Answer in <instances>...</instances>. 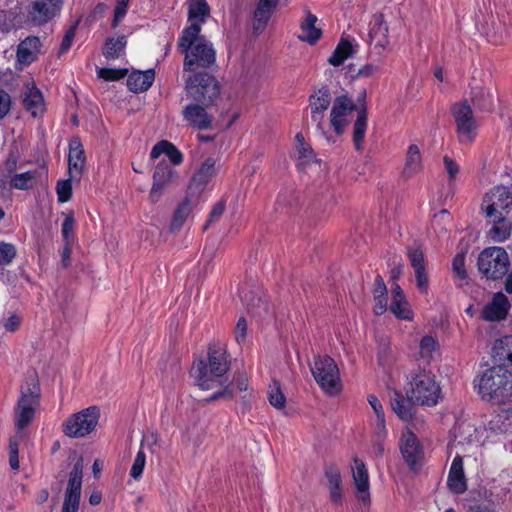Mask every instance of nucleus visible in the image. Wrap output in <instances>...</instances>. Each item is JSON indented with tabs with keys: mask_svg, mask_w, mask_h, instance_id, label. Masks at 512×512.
Here are the masks:
<instances>
[{
	"mask_svg": "<svg viewBox=\"0 0 512 512\" xmlns=\"http://www.w3.org/2000/svg\"><path fill=\"white\" fill-rule=\"evenodd\" d=\"M512 354H493L490 367L473 381L474 389L484 402L502 408L498 418L512 419Z\"/></svg>",
	"mask_w": 512,
	"mask_h": 512,
	"instance_id": "obj_1",
	"label": "nucleus"
},
{
	"mask_svg": "<svg viewBox=\"0 0 512 512\" xmlns=\"http://www.w3.org/2000/svg\"><path fill=\"white\" fill-rule=\"evenodd\" d=\"M230 368L227 354H200L191 368V375L202 390L217 388L207 401L217 400L221 397H232L229 385H224L223 376Z\"/></svg>",
	"mask_w": 512,
	"mask_h": 512,
	"instance_id": "obj_2",
	"label": "nucleus"
},
{
	"mask_svg": "<svg viewBox=\"0 0 512 512\" xmlns=\"http://www.w3.org/2000/svg\"><path fill=\"white\" fill-rule=\"evenodd\" d=\"M199 23H191L185 27L178 39V49L184 54V72H195L197 69L211 68L216 62V51L213 44L201 35Z\"/></svg>",
	"mask_w": 512,
	"mask_h": 512,
	"instance_id": "obj_3",
	"label": "nucleus"
},
{
	"mask_svg": "<svg viewBox=\"0 0 512 512\" xmlns=\"http://www.w3.org/2000/svg\"><path fill=\"white\" fill-rule=\"evenodd\" d=\"M409 386L406 396L419 406L434 407L443 398L436 376L425 368L418 367L410 373Z\"/></svg>",
	"mask_w": 512,
	"mask_h": 512,
	"instance_id": "obj_4",
	"label": "nucleus"
},
{
	"mask_svg": "<svg viewBox=\"0 0 512 512\" xmlns=\"http://www.w3.org/2000/svg\"><path fill=\"white\" fill-rule=\"evenodd\" d=\"M185 91L193 101L213 106L221 94L219 81L206 72H195L185 80Z\"/></svg>",
	"mask_w": 512,
	"mask_h": 512,
	"instance_id": "obj_5",
	"label": "nucleus"
},
{
	"mask_svg": "<svg viewBox=\"0 0 512 512\" xmlns=\"http://www.w3.org/2000/svg\"><path fill=\"white\" fill-rule=\"evenodd\" d=\"M311 372L319 386L328 394L340 391L339 369L329 354H317L311 363Z\"/></svg>",
	"mask_w": 512,
	"mask_h": 512,
	"instance_id": "obj_6",
	"label": "nucleus"
},
{
	"mask_svg": "<svg viewBox=\"0 0 512 512\" xmlns=\"http://www.w3.org/2000/svg\"><path fill=\"white\" fill-rule=\"evenodd\" d=\"M477 266L480 273L487 279H501L510 267L508 253L503 247L485 248L478 256Z\"/></svg>",
	"mask_w": 512,
	"mask_h": 512,
	"instance_id": "obj_7",
	"label": "nucleus"
},
{
	"mask_svg": "<svg viewBox=\"0 0 512 512\" xmlns=\"http://www.w3.org/2000/svg\"><path fill=\"white\" fill-rule=\"evenodd\" d=\"M40 387L36 377L21 388V397L16 408V427L19 430L27 427L33 420L35 410L39 405Z\"/></svg>",
	"mask_w": 512,
	"mask_h": 512,
	"instance_id": "obj_8",
	"label": "nucleus"
},
{
	"mask_svg": "<svg viewBox=\"0 0 512 512\" xmlns=\"http://www.w3.org/2000/svg\"><path fill=\"white\" fill-rule=\"evenodd\" d=\"M100 410L90 406L72 414L63 423V433L70 438H82L90 434L97 426Z\"/></svg>",
	"mask_w": 512,
	"mask_h": 512,
	"instance_id": "obj_9",
	"label": "nucleus"
},
{
	"mask_svg": "<svg viewBox=\"0 0 512 512\" xmlns=\"http://www.w3.org/2000/svg\"><path fill=\"white\" fill-rule=\"evenodd\" d=\"M64 0H30L26 6L25 22L28 26L41 27L61 12Z\"/></svg>",
	"mask_w": 512,
	"mask_h": 512,
	"instance_id": "obj_10",
	"label": "nucleus"
},
{
	"mask_svg": "<svg viewBox=\"0 0 512 512\" xmlns=\"http://www.w3.org/2000/svg\"><path fill=\"white\" fill-rule=\"evenodd\" d=\"M512 207V185L495 186L487 192L481 204V210L486 218H492L496 214L509 215Z\"/></svg>",
	"mask_w": 512,
	"mask_h": 512,
	"instance_id": "obj_11",
	"label": "nucleus"
},
{
	"mask_svg": "<svg viewBox=\"0 0 512 512\" xmlns=\"http://www.w3.org/2000/svg\"><path fill=\"white\" fill-rule=\"evenodd\" d=\"M451 111L458 140L461 143H471L476 136L477 125L470 105L467 102L455 103Z\"/></svg>",
	"mask_w": 512,
	"mask_h": 512,
	"instance_id": "obj_12",
	"label": "nucleus"
},
{
	"mask_svg": "<svg viewBox=\"0 0 512 512\" xmlns=\"http://www.w3.org/2000/svg\"><path fill=\"white\" fill-rule=\"evenodd\" d=\"M84 460L80 457L69 474L62 512H78L80 505Z\"/></svg>",
	"mask_w": 512,
	"mask_h": 512,
	"instance_id": "obj_13",
	"label": "nucleus"
},
{
	"mask_svg": "<svg viewBox=\"0 0 512 512\" xmlns=\"http://www.w3.org/2000/svg\"><path fill=\"white\" fill-rule=\"evenodd\" d=\"M207 107L195 101L185 105L181 111L183 121L187 126L196 130L210 129L214 117L207 112Z\"/></svg>",
	"mask_w": 512,
	"mask_h": 512,
	"instance_id": "obj_14",
	"label": "nucleus"
},
{
	"mask_svg": "<svg viewBox=\"0 0 512 512\" xmlns=\"http://www.w3.org/2000/svg\"><path fill=\"white\" fill-rule=\"evenodd\" d=\"M355 109V103L347 95H341L334 99L330 112V126L336 135L343 134L347 125L346 117Z\"/></svg>",
	"mask_w": 512,
	"mask_h": 512,
	"instance_id": "obj_15",
	"label": "nucleus"
},
{
	"mask_svg": "<svg viewBox=\"0 0 512 512\" xmlns=\"http://www.w3.org/2000/svg\"><path fill=\"white\" fill-rule=\"evenodd\" d=\"M511 303L502 292L493 294L492 299L481 310V318L487 322H500L507 318Z\"/></svg>",
	"mask_w": 512,
	"mask_h": 512,
	"instance_id": "obj_16",
	"label": "nucleus"
},
{
	"mask_svg": "<svg viewBox=\"0 0 512 512\" xmlns=\"http://www.w3.org/2000/svg\"><path fill=\"white\" fill-rule=\"evenodd\" d=\"M175 175V170L166 161L163 160L157 164L153 174V184L149 193L151 203L155 204L160 200L165 188L171 183Z\"/></svg>",
	"mask_w": 512,
	"mask_h": 512,
	"instance_id": "obj_17",
	"label": "nucleus"
},
{
	"mask_svg": "<svg viewBox=\"0 0 512 512\" xmlns=\"http://www.w3.org/2000/svg\"><path fill=\"white\" fill-rule=\"evenodd\" d=\"M352 476L357 490L358 500L362 501L364 504L370 503V484L368 471L364 462L359 458L354 459Z\"/></svg>",
	"mask_w": 512,
	"mask_h": 512,
	"instance_id": "obj_18",
	"label": "nucleus"
},
{
	"mask_svg": "<svg viewBox=\"0 0 512 512\" xmlns=\"http://www.w3.org/2000/svg\"><path fill=\"white\" fill-rule=\"evenodd\" d=\"M324 475L327 479L330 501L335 505H340L343 497V483L340 469L334 463H327L324 466Z\"/></svg>",
	"mask_w": 512,
	"mask_h": 512,
	"instance_id": "obj_19",
	"label": "nucleus"
},
{
	"mask_svg": "<svg viewBox=\"0 0 512 512\" xmlns=\"http://www.w3.org/2000/svg\"><path fill=\"white\" fill-rule=\"evenodd\" d=\"M86 157L79 137L69 142L68 172L71 178H80L85 166Z\"/></svg>",
	"mask_w": 512,
	"mask_h": 512,
	"instance_id": "obj_20",
	"label": "nucleus"
},
{
	"mask_svg": "<svg viewBox=\"0 0 512 512\" xmlns=\"http://www.w3.org/2000/svg\"><path fill=\"white\" fill-rule=\"evenodd\" d=\"M388 33L389 26L384 19V15L382 13L374 14L370 21L369 37L375 43V48L383 51L389 46Z\"/></svg>",
	"mask_w": 512,
	"mask_h": 512,
	"instance_id": "obj_21",
	"label": "nucleus"
},
{
	"mask_svg": "<svg viewBox=\"0 0 512 512\" xmlns=\"http://www.w3.org/2000/svg\"><path fill=\"white\" fill-rule=\"evenodd\" d=\"M491 224L487 237L496 243L508 240L512 234V223L508 215L496 214L488 218Z\"/></svg>",
	"mask_w": 512,
	"mask_h": 512,
	"instance_id": "obj_22",
	"label": "nucleus"
},
{
	"mask_svg": "<svg viewBox=\"0 0 512 512\" xmlns=\"http://www.w3.org/2000/svg\"><path fill=\"white\" fill-rule=\"evenodd\" d=\"M447 486L454 494H463L467 490V481L464 474L463 458L457 454L450 466Z\"/></svg>",
	"mask_w": 512,
	"mask_h": 512,
	"instance_id": "obj_23",
	"label": "nucleus"
},
{
	"mask_svg": "<svg viewBox=\"0 0 512 512\" xmlns=\"http://www.w3.org/2000/svg\"><path fill=\"white\" fill-rule=\"evenodd\" d=\"M400 449L405 462L410 467H414L419 462L422 449L413 432L408 431L402 435Z\"/></svg>",
	"mask_w": 512,
	"mask_h": 512,
	"instance_id": "obj_24",
	"label": "nucleus"
},
{
	"mask_svg": "<svg viewBox=\"0 0 512 512\" xmlns=\"http://www.w3.org/2000/svg\"><path fill=\"white\" fill-rule=\"evenodd\" d=\"M41 41L37 36H29L22 40L17 48V60L20 64L29 65L34 62L40 52Z\"/></svg>",
	"mask_w": 512,
	"mask_h": 512,
	"instance_id": "obj_25",
	"label": "nucleus"
},
{
	"mask_svg": "<svg viewBox=\"0 0 512 512\" xmlns=\"http://www.w3.org/2000/svg\"><path fill=\"white\" fill-rule=\"evenodd\" d=\"M155 80L154 69L134 71L127 78V87L134 93L147 91Z\"/></svg>",
	"mask_w": 512,
	"mask_h": 512,
	"instance_id": "obj_26",
	"label": "nucleus"
},
{
	"mask_svg": "<svg viewBox=\"0 0 512 512\" xmlns=\"http://www.w3.org/2000/svg\"><path fill=\"white\" fill-rule=\"evenodd\" d=\"M23 104L25 109L29 111L33 117L40 116L44 113V99L41 91L34 85V83H32L31 86H27L23 95Z\"/></svg>",
	"mask_w": 512,
	"mask_h": 512,
	"instance_id": "obj_27",
	"label": "nucleus"
},
{
	"mask_svg": "<svg viewBox=\"0 0 512 512\" xmlns=\"http://www.w3.org/2000/svg\"><path fill=\"white\" fill-rule=\"evenodd\" d=\"M279 0H259L253 16V29L262 31L268 23Z\"/></svg>",
	"mask_w": 512,
	"mask_h": 512,
	"instance_id": "obj_28",
	"label": "nucleus"
},
{
	"mask_svg": "<svg viewBox=\"0 0 512 512\" xmlns=\"http://www.w3.org/2000/svg\"><path fill=\"white\" fill-rule=\"evenodd\" d=\"M422 167V155L419 146L416 144L409 145L402 171L403 177L406 179L413 177L422 170Z\"/></svg>",
	"mask_w": 512,
	"mask_h": 512,
	"instance_id": "obj_29",
	"label": "nucleus"
},
{
	"mask_svg": "<svg viewBox=\"0 0 512 512\" xmlns=\"http://www.w3.org/2000/svg\"><path fill=\"white\" fill-rule=\"evenodd\" d=\"M162 154H165L173 165H180L183 162V154L181 151L167 140H161L153 146L150 152V158L155 160Z\"/></svg>",
	"mask_w": 512,
	"mask_h": 512,
	"instance_id": "obj_30",
	"label": "nucleus"
},
{
	"mask_svg": "<svg viewBox=\"0 0 512 512\" xmlns=\"http://www.w3.org/2000/svg\"><path fill=\"white\" fill-rule=\"evenodd\" d=\"M317 17L308 12L305 20L301 23V34L299 35V39L302 41H306L309 44H315L321 37L322 31L321 29L316 27Z\"/></svg>",
	"mask_w": 512,
	"mask_h": 512,
	"instance_id": "obj_31",
	"label": "nucleus"
},
{
	"mask_svg": "<svg viewBox=\"0 0 512 512\" xmlns=\"http://www.w3.org/2000/svg\"><path fill=\"white\" fill-rule=\"evenodd\" d=\"M216 173V160L213 157H208L193 175L192 182L196 186L204 187L216 176Z\"/></svg>",
	"mask_w": 512,
	"mask_h": 512,
	"instance_id": "obj_32",
	"label": "nucleus"
},
{
	"mask_svg": "<svg viewBox=\"0 0 512 512\" xmlns=\"http://www.w3.org/2000/svg\"><path fill=\"white\" fill-rule=\"evenodd\" d=\"M332 102V96L330 89L327 86L314 91L309 97V109L310 111L326 113Z\"/></svg>",
	"mask_w": 512,
	"mask_h": 512,
	"instance_id": "obj_33",
	"label": "nucleus"
},
{
	"mask_svg": "<svg viewBox=\"0 0 512 512\" xmlns=\"http://www.w3.org/2000/svg\"><path fill=\"white\" fill-rule=\"evenodd\" d=\"M476 429L467 423H460L453 428L454 440L450 443L451 446H465L476 442L475 435Z\"/></svg>",
	"mask_w": 512,
	"mask_h": 512,
	"instance_id": "obj_34",
	"label": "nucleus"
},
{
	"mask_svg": "<svg viewBox=\"0 0 512 512\" xmlns=\"http://www.w3.org/2000/svg\"><path fill=\"white\" fill-rule=\"evenodd\" d=\"M413 405L408 397L404 398L401 393L395 392V396L391 399V406L397 416L404 420L409 421L413 417Z\"/></svg>",
	"mask_w": 512,
	"mask_h": 512,
	"instance_id": "obj_35",
	"label": "nucleus"
},
{
	"mask_svg": "<svg viewBox=\"0 0 512 512\" xmlns=\"http://www.w3.org/2000/svg\"><path fill=\"white\" fill-rule=\"evenodd\" d=\"M210 15V7L206 0H189L188 20L192 23H205Z\"/></svg>",
	"mask_w": 512,
	"mask_h": 512,
	"instance_id": "obj_36",
	"label": "nucleus"
},
{
	"mask_svg": "<svg viewBox=\"0 0 512 512\" xmlns=\"http://www.w3.org/2000/svg\"><path fill=\"white\" fill-rule=\"evenodd\" d=\"M239 295L243 301V303L247 306L249 310L257 309V315L262 316V312L265 314L268 313V304L265 299L259 293L246 292L243 288L239 291Z\"/></svg>",
	"mask_w": 512,
	"mask_h": 512,
	"instance_id": "obj_37",
	"label": "nucleus"
},
{
	"mask_svg": "<svg viewBox=\"0 0 512 512\" xmlns=\"http://www.w3.org/2000/svg\"><path fill=\"white\" fill-rule=\"evenodd\" d=\"M367 129V110L366 107L363 106L357 115V119L353 125V142L357 150L362 149V143L365 137Z\"/></svg>",
	"mask_w": 512,
	"mask_h": 512,
	"instance_id": "obj_38",
	"label": "nucleus"
},
{
	"mask_svg": "<svg viewBox=\"0 0 512 512\" xmlns=\"http://www.w3.org/2000/svg\"><path fill=\"white\" fill-rule=\"evenodd\" d=\"M127 40L124 35L117 38H108L105 42L103 55L106 59H117L124 54Z\"/></svg>",
	"mask_w": 512,
	"mask_h": 512,
	"instance_id": "obj_39",
	"label": "nucleus"
},
{
	"mask_svg": "<svg viewBox=\"0 0 512 512\" xmlns=\"http://www.w3.org/2000/svg\"><path fill=\"white\" fill-rule=\"evenodd\" d=\"M352 52L353 48L351 42L346 39H341L332 55L329 57L328 62L335 67L340 66L352 55Z\"/></svg>",
	"mask_w": 512,
	"mask_h": 512,
	"instance_id": "obj_40",
	"label": "nucleus"
},
{
	"mask_svg": "<svg viewBox=\"0 0 512 512\" xmlns=\"http://www.w3.org/2000/svg\"><path fill=\"white\" fill-rule=\"evenodd\" d=\"M191 212L190 200L186 197L175 209L170 224L172 232L178 231Z\"/></svg>",
	"mask_w": 512,
	"mask_h": 512,
	"instance_id": "obj_41",
	"label": "nucleus"
},
{
	"mask_svg": "<svg viewBox=\"0 0 512 512\" xmlns=\"http://www.w3.org/2000/svg\"><path fill=\"white\" fill-rule=\"evenodd\" d=\"M390 311L397 319L406 321L413 320V311L406 298L392 299Z\"/></svg>",
	"mask_w": 512,
	"mask_h": 512,
	"instance_id": "obj_42",
	"label": "nucleus"
},
{
	"mask_svg": "<svg viewBox=\"0 0 512 512\" xmlns=\"http://www.w3.org/2000/svg\"><path fill=\"white\" fill-rule=\"evenodd\" d=\"M268 400L269 403L277 409L285 407L286 397L281 390L280 382L276 379H273L272 383L269 385Z\"/></svg>",
	"mask_w": 512,
	"mask_h": 512,
	"instance_id": "obj_43",
	"label": "nucleus"
},
{
	"mask_svg": "<svg viewBox=\"0 0 512 512\" xmlns=\"http://www.w3.org/2000/svg\"><path fill=\"white\" fill-rule=\"evenodd\" d=\"M310 113H311V122H312L313 125L316 126V130L319 133V135L324 137L327 140V142L334 143L335 139H333L328 134L327 127H329L330 124L327 125L326 122H325V114L326 113L316 112V111H310Z\"/></svg>",
	"mask_w": 512,
	"mask_h": 512,
	"instance_id": "obj_44",
	"label": "nucleus"
},
{
	"mask_svg": "<svg viewBox=\"0 0 512 512\" xmlns=\"http://www.w3.org/2000/svg\"><path fill=\"white\" fill-rule=\"evenodd\" d=\"M34 178L35 172L32 171L15 174L10 179V187L19 190H27L31 187Z\"/></svg>",
	"mask_w": 512,
	"mask_h": 512,
	"instance_id": "obj_45",
	"label": "nucleus"
},
{
	"mask_svg": "<svg viewBox=\"0 0 512 512\" xmlns=\"http://www.w3.org/2000/svg\"><path fill=\"white\" fill-rule=\"evenodd\" d=\"M17 249L14 244L4 241L0 242V269L10 265L16 258Z\"/></svg>",
	"mask_w": 512,
	"mask_h": 512,
	"instance_id": "obj_46",
	"label": "nucleus"
},
{
	"mask_svg": "<svg viewBox=\"0 0 512 512\" xmlns=\"http://www.w3.org/2000/svg\"><path fill=\"white\" fill-rule=\"evenodd\" d=\"M225 210H226V199L221 198L212 206L210 213H209L208 220L203 227L204 230H206L210 224L219 221L220 218L222 217V215L224 214Z\"/></svg>",
	"mask_w": 512,
	"mask_h": 512,
	"instance_id": "obj_47",
	"label": "nucleus"
},
{
	"mask_svg": "<svg viewBox=\"0 0 512 512\" xmlns=\"http://www.w3.org/2000/svg\"><path fill=\"white\" fill-rule=\"evenodd\" d=\"M73 178H69L66 180H59L56 185V192L58 196V201L61 203H65L69 201L72 197V184L71 180Z\"/></svg>",
	"mask_w": 512,
	"mask_h": 512,
	"instance_id": "obj_48",
	"label": "nucleus"
},
{
	"mask_svg": "<svg viewBox=\"0 0 512 512\" xmlns=\"http://www.w3.org/2000/svg\"><path fill=\"white\" fill-rule=\"evenodd\" d=\"M452 270L455 274V276L460 280L461 282L465 281L467 278V272L465 269V254L464 253H458L452 261Z\"/></svg>",
	"mask_w": 512,
	"mask_h": 512,
	"instance_id": "obj_49",
	"label": "nucleus"
},
{
	"mask_svg": "<svg viewBox=\"0 0 512 512\" xmlns=\"http://www.w3.org/2000/svg\"><path fill=\"white\" fill-rule=\"evenodd\" d=\"M98 77L106 81L120 80L126 76V69L100 68L97 71Z\"/></svg>",
	"mask_w": 512,
	"mask_h": 512,
	"instance_id": "obj_50",
	"label": "nucleus"
},
{
	"mask_svg": "<svg viewBox=\"0 0 512 512\" xmlns=\"http://www.w3.org/2000/svg\"><path fill=\"white\" fill-rule=\"evenodd\" d=\"M146 464V456L142 449H140L134 459L133 465L130 470V475L134 479H139L143 473Z\"/></svg>",
	"mask_w": 512,
	"mask_h": 512,
	"instance_id": "obj_51",
	"label": "nucleus"
},
{
	"mask_svg": "<svg viewBox=\"0 0 512 512\" xmlns=\"http://www.w3.org/2000/svg\"><path fill=\"white\" fill-rule=\"evenodd\" d=\"M129 0H117L111 26L116 28L127 14Z\"/></svg>",
	"mask_w": 512,
	"mask_h": 512,
	"instance_id": "obj_52",
	"label": "nucleus"
},
{
	"mask_svg": "<svg viewBox=\"0 0 512 512\" xmlns=\"http://www.w3.org/2000/svg\"><path fill=\"white\" fill-rule=\"evenodd\" d=\"M408 257L414 270L425 269L424 254L419 248H410Z\"/></svg>",
	"mask_w": 512,
	"mask_h": 512,
	"instance_id": "obj_53",
	"label": "nucleus"
},
{
	"mask_svg": "<svg viewBox=\"0 0 512 512\" xmlns=\"http://www.w3.org/2000/svg\"><path fill=\"white\" fill-rule=\"evenodd\" d=\"M75 226V219L72 213L66 215L62 223V236L66 242H70L73 238V231Z\"/></svg>",
	"mask_w": 512,
	"mask_h": 512,
	"instance_id": "obj_54",
	"label": "nucleus"
},
{
	"mask_svg": "<svg viewBox=\"0 0 512 512\" xmlns=\"http://www.w3.org/2000/svg\"><path fill=\"white\" fill-rule=\"evenodd\" d=\"M76 27H77V24H74L66 30L65 35H64L61 45H60V50H59L60 54H64L70 49L73 39L75 37Z\"/></svg>",
	"mask_w": 512,
	"mask_h": 512,
	"instance_id": "obj_55",
	"label": "nucleus"
},
{
	"mask_svg": "<svg viewBox=\"0 0 512 512\" xmlns=\"http://www.w3.org/2000/svg\"><path fill=\"white\" fill-rule=\"evenodd\" d=\"M493 352H512V335L497 339L492 348Z\"/></svg>",
	"mask_w": 512,
	"mask_h": 512,
	"instance_id": "obj_56",
	"label": "nucleus"
},
{
	"mask_svg": "<svg viewBox=\"0 0 512 512\" xmlns=\"http://www.w3.org/2000/svg\"><path fill=\"white\" fill-rule=\"evenodd\" d=\"M415 271L416 285L421 293H427L429 287L428 275L425 269H418Z\"/></svg>",
	"mask_w": 512,
	"mask_h": 512,
	"instance_id": "obj_57",
	"label": "nucleus"
},
{
	"mask_svg": "<svg viewBox=\"0 0 512 512\" xmlns=\"http://www.w3.org/2000/svg\"><path fill=\"white\" fill-rule=\"evenodd\" d=\"M443 163L448 174L449 181H454L459 173V165L447 155L444 156Z\"/></svg>",
	"mask_w": 512,
	"mask_h": 512,
	"instance_id": "obj_58",
	"label": "nucleus"
},
{
	"mask_svg": "<svg viewBox=\"0 0 512 512\" xmlns=\"http://www.w3.org/2000/svg\"><path fill=\"white\" fill-rule=\"evenodd\" d=\"M438 348V342L432 336H424L420 341V352H434Z\"/></svg>",
	"mask_w": 512,
	"mask_h": 512,
	"instance_id": "obj_59",
	"label": "nucleus"
},
{
	"mask_svg": "<svg viewBox=\"0 0 512 512\" xmlns=\"http://www.w3.org/2000/svg\"><path fill=\"white\" fill-rule=\"evenodd\" d=\"M11 97L4 91L0 90V119L4 118L10 111Z\"/></svg>",
	"mask_w": 512,
	"mask_h": 512,
	"instance_id": "obj_60",
	"label": "nucleus"
},
{
	"mask_svg": "<svg viewBox=\"0 0 512 512\" xmlns=\"http://www.w3.org/2000/svg\"><path fill=\"white\" fill-rule=\"evenodd\" d=\"M247 334V322L244 317H240L235 328V338L238 343L245 341Z\"/></svg>",
	"mask_w": 512,
	"mask_h": 512,
	"instance_id": "obj_61",
	"label": "nucleus"
},
{
	"mask_svg": "<svg viewBox=\"0 0 512 512\" xmlns=\"http://www.w3.org/2000/svg\"><path fill=\"white\" fill-rule=\"evenodd\" d=\"M367 401L370 404L371 408L373 409V411L376 415V418L385 417L383 406L376 395H374V394L368 395Z\"/></svg>",
	"mask_w": 512,
	"mask_h": 512,
	"instance_id": "obj_62",
	"label": "nucleus"
},
{
	"mask_svg": "<svg viewBox=\"0 0 512 512\" xmlns=\"http://www.w3.org/2000/svg\"><path fill=\"white\" fill-rule=\"evenodd\" d=\"M21 323L22 317L18 314H13L4 322V328L8 332H15L19 329Z\"/></svg>",
	"mask_w": 512,
	"mask_h": 512,
	"instance_id": "obj_63",
	"label": "nucleus"
},
{
	"mask_svg": "<svg viewBox=\"0 0 512 512\" xmlns=\"http://www.w3.org/2000/svg\"><path fill=\"white\" fill-rule=\"evenodd\" d=\"M386 421L385 417L376 418L375 426H374V438L378 440H384L386 437Z\"/></svg>",
	"mask_w": 512,
	"mask_h": 512,
	"instance_id": "obj_64",
	"label": "nucleus"
}]
</instances>
